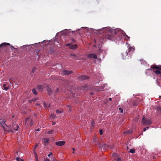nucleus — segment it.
<instances>
[{
  "label": "nucleus",
  "mask_w": 161,
  "mask_h": 161,
  "mask_svg": "<svg viewBox=\"0 0 161 161\" xmlns=\"http://www.w3.org/2000/svg\"><path fill=\"white\" fill-rule=\"evenodd\" d=\"M70 55L71 56H73V57H75L76 59L77 58V57L75 55V54H70Z\"/></svg>",
  "instance_id": "obj_34"
},
{
  "label": "nucleus",
  "mask_w": 161,
  "mask_h": 161,
  "mask_svg": "<svg viewBox=\"0 0 161 161\" xmlns=\"http://www.w3.org/2000/svg\"><path fill=\"white\" fill-rule=\"evenodd\" d=\"M135 50V47H129L128 48V52H126L125 53V56H127L128 55V54L131 51H134Z\"/></svg>",
  "instance_id": "obj_6"
},
{
  "label": "nucleus",
  "mask_w": 161,
  "mask_h": 161,
  "mask_svg": "<svg viewBox=\"0 0 161 161\" xmlns=\"http://www.w3.org/2000/svg\"><path fill=\"white\" fill-rule=\"evenodd\" d=\"M70 45V44H66V46H69Z\"/></svg>",
  "instance_id": "obj_44"
},
{
  "label": "nucleus",
  "mask_w": 161,
  "mask_h": 161,
  "mask_svg": "<svg viewBox=\"0 0 161 161\" xmlns=\"http://www.w3.org/2000/svg\"><path fill=\"white\" fill-rule=\"evenodd\" d=\"M146 130H147V128H144L143 130V131H146Z\"/></svg>",
  "instance_id": "obj_43"
},
{
  "label": "nucleus",
  "mask_w": 161,
  "mask_h": 161,
  "mask_svg": "<svg viewBox=\"0 0 161 161\" xmlns=\"http://www.w3.org/2000/svg\"><path fill=\"white\" fill-rule=\"evenodd\" d=\"M65 143V142L64 141H61L56 142H55V144L59 146H61L64 145Z\"/></svg>",
  "instance_id": "obj_5"
},
{
  "label": "nucleus",
  "mask_w": 161,
  "mask_h": 161,
  "mask_svg": "<svg viewBox=\"0 0 161 161\" xmlns=\"http://www.w3.org/2000/svg\"><path fill=\"white\" fill-rule=\"evenodd\" d=\"M36 161H38V159L37 157H36Z\"/></svg>",
  "instance_id": "obj_45"
},
{
  "label": "nucleus",
  "mask_w": 161,
  "mask_h": 161,
  "mask_svg": "<svg viewBox=\"0 0 161 161\" xmlns=\"http://www.w3.org/2000/svg\"><path fill=\"white\" fill-rule=\"evenodd\" d=\"M99 132H100V134L101 135H102V134H103V131H102V130H100Z\"/></svg>",
  "instance_id": "obj_36"
},
{
  "label": "nucleus",
  "mask_w": 161,
  "mask_h": 161,
  "mask_svg": "<svg viewBox=\"0 0 161 161\" xmlns=\"http://www.w3.org/2000/svg\"><path fill=\"white\" fill-rule=\"evenodd\" d=\"M97 138L96 137H94L92 139V142H94L96 145H97Z\"/></svg>",
  "instance_id": "obj_17"
},
{
  "label": "nucleus",
  "mask_w": 161,
  "mask_h": 161,
  "mask_svg": "<svg viewBox=\"0 0 161 161\" xmlns=\"http://www.w3.org/2000/svg\"><path fill=\"white\" fill-rule=\"evenodd\" d=\"M119 110L120 111V112L121 113H122L123 112V109H122V108H119Z\"/></svg>",
  "instance_id": "obj_33"
},
{
  "label": "nucleus",
  "mask_w": 161,
  "mask_h": 161,
  "mask_svg": "<svg viewBox=\"0 0 161 161\" xmlns=\"http://www.w3.org/2000/svg\"><path fill=\"white\" fill-rule=\"evenodd\" d=\"M45 161H51V160L47 158L46 159Z\"/></svg>",
  "instance_id": "obj_41"
},
{
  "label": "nucleus",
  "mask_w": 161,
  "mask_h": 161,
  "mask_svg": "<svg viewBox=\"0 0 161 161\" xmlns=\"http://www.w3.org/2000/svg\"><path fill=\"white\" fill-rule=\"evenodd\" d=\"M132 132L131 130H127L124 132V133L125 134H132Z\"/></svg>",
  "instance_id": "obj_19"
},
{
  "label": "nucleus",
  "mask_w": 161,
  "mask_h": 161,
  "mask_svg": "<svg viewBox=\"0 0 161 161\" xmlns=\"http://www.w3.org/2000/svg\"><path fill=\"white\" fill-rule=\"evenodd\" d=\"M99 147L100 149H103V150H106L108 148V147L104 143L99 144Z\"/></svg>",
  "instance_id": "obj_4"
},
{
  "label": "nucleus",
  "mask_w": 161,
  "mask_h": 161,
  "mask_svg": "<svg viewBox=\"0 0 161 161\" xmlns=\"http://www.w3.org/2000/svg\"><path fill=\"white\" fill-rule=\"evenodd\" d=\"M67 107H68L69 108V111L70 112L71 111V106L70 105H67Z\"/></svg>",
  "instance_id": "obj_27"
},
{
  "label": "nucleus",
  "mask_w": 161,
  "mask_h": 161,
  "mask_svg": "<svg viewBox=\"0 0 161 161\" xmlns=\"http://www.w3.org/2000/svg\"><path fill=\"white\" fill-rule=\"evenodd\" d=\"M6 45L10 46V44L9 43H5V42L3 43H2L1 44H0V47H2Z\"/></svg>",
  "instance_id": "obj_15"
},
{
  "label": "nucleus",
  "mask_w": 161,
  "mask_h": 161,
  "mask_svg": "<svg viewBox=\"0 0 161 161\" xmlns=\"http://www.w3.org/2000/svg\"><path fill=\"white\" fill-rule=\"evenodd\" d=\"M116 36V32L114 30H110L105 36V38L113 41Z\"/></svg>",
  "instance_id": "obj_1"
},
{
  "label": "nucleus",
  "mask_w": 161,
  "mask_h": 161,
  "mask_svg": "<svg viewBox=\"0 0 161 161\" xmlns=\"http://www.w3.org/2000/svg\"><path fill=\"white\" fill-rule=\"evenodd\" d=\"M16 127H12L11 129V131L13 132H14L15 131L18 130V129L19 128V126L18 125H15Z\"/></svg>",
  "instance_id": "obj_11"
},
{
  "label": "nucleus",
  "mask_w": 161,
  "mask_h": 161,
  "mask_svg": "<svg viewBox=\"0 0 161 161\" xmlns=\"http://www.w3.org/2000/svg\"><path fill=\"white\" fill-rule=\"evenodd\" d=\"M77 47V46L76 44L71 45L70 46V48L72 49H75Z\"/></svg>",
  "instance_id": "obj_18"
},
{
  "label": "nucleus",
  "mask_w": 161,
  "mask_h": 161,
  "mask_svg": "<svg viewBox=\"0 0 161 161\" xmlns=\"http://www.w3.org/2000/svg\"><path fill=\"white\" fill-rule=\"evenodd\" d=\"M3 86L4 87V89L6 91L8 90L10 88L9 86L7 85V84H4Z\"/></svg>",
  "instance_id": "obj_13"
},
{
  "label": "nucleus",
  "mask_w": 161,
  "mask_h": 161,
  "mask_svg": "<svg viewBox=\"0 0 161 161\" xmlns=\"http://www.w3.org/2000/svg\"><path fill=\"white\" fill-rule=\"evenodd\" d=\"M37 131H39V129H38L37 130Z\"/></svg>",
  "instance_id": "obj_54"
},
{
  "label": "nucleus",
  "mask_w": 161,
  "mask_h": 161,
  "mask_svg": "<svg viewBox=\"0 0 161 161\" xmlns=\"http://www.w3.org/2000/svg\"><path fill=\"white\" fill-rule=\"evenodd\" d=\"M43 141L44 145H46L48 143L49 141V139L48 138L44 139Z\"/></svg>",
  "instance_id": "obj_16"
},
{
  "label": "nucleus",
  "mask_w": 161,
  "mask_h": 161,
  "mask_svg": "<svg viewBox=\"0 0 161 161\" xmlns=\"http://www.w3.org/2000/svg\"><path fill=\"white\" fill-rule=\"evenodd\" d=\"M33 119H31V121H30V125L31 126L33 124Z\"/></svg>",
  "instance_id": "obj_31"
},
{
  "label": "nucleus",
  "mask_w": 161,
  "mask_h": 161,
  "mask_svg": "<svg viewBox=\"0 0 161 161\" xmlns=\"http://www.w3.org/2000/svg\"><path fill=\"white\" fill-rule=\"evenodd\" d=\"M109 100H110V101H111L112 100V98H109Z\"/></svg>",
  "instance_id": "obj_50"
},
{
  "label": "nucleus",
  "mask_w": 161,
  "mask_h": 161,
  "mask_svg": "<svg viewBox=\"0 0 161 161\" xmlns=\"http://www.w3.org/2000/svg\"><path fill=\"white\" fill-rule=\"evenodd\" d=\"M149 128L148 127H146V128H147V129H148Z\"/></svg>",
  "instance_id": "obj_57"
},
{
  "label": "nucleus",
  "mask_w": 161,
  "mask_h": 161,
  "mask_svg": "<svg viewBox=\"0 0 161 161\" xmlns=\"http://www.w3.org/2000/svg\"><path fill=\"white\" fill-rule=\"evenodd\" d=\"M14 48V47L13 46H11V48L12 49H13Z\"/></svg>",
  "instance_id": "obj_49"
},
{
  "label": "nucleus",
  "mask_w": 161,
  "mask_h": 161,
  "mask_svg": "<svg viewBox=\"0 0 161 161\" xmlns=\"http://www.w3.org/2000/svg\"><path fill=\"white\" fill-rule=\"evenodd\" d=\"M44 87L42 85H38L37 86V88L38 90L40 91H42L44 89Z\"/></svg>",
  "instance_id": "obj_14"
},
{
  "label": "nucleus",
  "mask_w": 161,
  "mask_h": 161,
  "mask_svg": "<svg viewBox=\"0 0 161 161\" xmlns=\"http://www.w3.org/2000/svg\"><path fill=\"white\" fill-rule=\"evenodd\" d=\"M54 131V130H50L48 132V133L49 134H52L53 133V132Z\"/></svg>",
  "instance_id": "obj_30"
},
{
  "label": "nucleus",
  "mask_w": 161,
  "mask_h": 161,
  "mask_svg": "<svg viewBox=\"0 0 161 161\" xmlns=\"http://www.w3.org/2000/svg\"><path fill=\"white\" fill-rule=\"evenodd\" d=\"M56 112L57 113L60 114V113L63 112V111H60L59 110H57Z\"/></svg>",
  "instance_id": "obj_32"
},
{
  "label": "nucleus",
  "mask_w": 161,
  "mask_h": 161,
  "mask_svg": "<svg viewBox=\"0 0 161 161\" xmlns=\"http://www.w3.org/2000/svg\"><path fill=\"white\" fill-rule=\"evenodd\" d=\"M72 73V71L64 70L63 71V74L64 75H69Z\"/></svg>",
  "instance_id": "obj_9"
},
{
  "label": "nucleus",
  "mask_w": 161,
  "mask_h": 161,
  "mask_svg": "<svg viewBox=\"0 0 161 161\" xmlns=\"http://www.w3.org/2000/svg\"><path fill=\"white\" fill-rule=\"evenodd\" d=\"M129 152L130 153H135V150L134 149H131L130 151H129Z\"/></svg>",
  "instance_id": "obj_23"
},
{
  "label": "nucleus",
  "mask_w": 161,
  "mask_h": 161,
  "mask_svg": "<svg viewBox=\"0 0 161 161\" xmlns=\"http://www.w3.org/2000/svg\"><path fill=\"white\" fill-rule=\"evenodd\" d=\"M0 126L3 127L4 129H5V126H7L5 122L2 119H0Z\"/></svg>",
  "instance_id": "obj_8"
},
{
  "label": "nucleus",
  "mask_w": 161,
  "mask_h": 161,
  "mask_svg": "<svg viewBox=\"0 0 161 161\" xmlns=\"http://www.w3.org/2000/svg\"><path fill=\"white\" fill-rule=\"evenodd\" d=\"M142 123L143 125H149L152 124V122L151 120H147L145 118L144 116H143L142 121Z\"/></svg>",
  "instance_id": "obj_3"
},
{
  "label": "nucleus",
  "mask_w": 161,
  "mask_h": 161,
  "mask_svg": "<svg viewBox=\"0 0 161 161\" xmlns=\"http://www.w3.org/2000/svg\"><path fill=\"white\" fill-rule=\"evenodd\" d=\"M16 160L17 161H19L20 158L19 157H17L16 158Z\"/></svg>",
  "instance_id": "obj_37"
},
{
  "label": "nucleus",
  "mask_w": 161,
  "mask_h": 161,
  "mask_svg": "<svg viewBox=\"0 0 161 161\" xmlns=\"http://www.w3.org/2000/svg\"><path fill=\"white\" fill-rule=\"evenodd\" d=\"M72 150H73V151H74L75 150V149L74 148H72Z\"/></svg>",
  "instance_id": "obj_53"
},
{
  "label": "nucleus",
  "mask_w": 161,
  "mask_h": 161,
  "mask_svg": "<svg viewBox=\"0 0 161 161\" xmlns=\"http://www.w3.org/2000/svg\"><path fill=\"white\" fill-rule=\"evenodd\" d=\"M58 90H59V89L58 88H57V90H56V92H58Z\"/></svg>",
  "instance_id": "obj_47"
},
{
  "label": "nucleus",
  "mask_w": 161,
  "mask_h": 161,
  "mask_svg": "<svg viewBox=\"0 0 161 161\" xmlns=\"http://www.w3.org/2000/svg\"><path fill=\"white\" fill-rule=\"evenodd\" d=\"M88 77L86 75H82L78 77V79L80 80H84L88 79Z\"/></svg>",
  "instance_id": "obj_12"
},
{
  "label": "nucleus",
  "mask_w": 161,
  "mask_h": 161,
  "mask_svg": "<svg viewBox=\"0 0 161 161\" xmlns=\"http://www.w3.org/2000/svg\"><path fill=\"white\" fill-rule=\"evenodd\" d=\"M36 105L38 106L39 107H40L41 106V105L37 103V104H36Z\"/></svg>",
  "instance_id": "obj_42"
},
{
  "label": "nucleus",
  "mask_w": 161,
  "mask_h": 161,
  "mask_svg": "<svg viewBox=\"0 0 161 161\" xmlns=\"http://www.w3.org/2000/svg\"><path fill=\"white\" fill-rule=\"evenodd\" d=\"M151 69H152L153 72L156 74L158 75L161 74V65H152L151 66Z\"/></svg>",
  "instance_id": "obj_2"
},
{
  "label": "nucleus",
  "mask_w": 161,
  "mask_h": 161,
  "mask_svg": "<svg viewBox=\"0 0 161 161\" xmlns=\"http://www.w3.org/2000/svg\"><path fill=\"white\" fill-rule=\"evenodd\" d=\"M157 111L161 114V108L158 107L157 109Z\"/></svg>",
  "instance_id": "obj_22"
},
{
  "label": "nucleus",
  "mask_w": 161,
  "mask_h": 161,
  "mask_svg": "<svg viewBox=\"0 0 161 161\" xmlns=\"http://www.w3.org/2000/svg\"><path fill=\"white\" fill-rule=\"evenodd\" d=\"M90 94L91 95H93V92H91Z\"/></svg>",
  "instance_id": "obj_46"
},
{
  "label": "nucleus",
  "mask_w": 161,
  "mask_h": 161,
  "mask_svg": "<svg viewBox=\"0 0 161 161\" xmlns=\"http://www.w3.org/2000/svg\"><path fill=\"white\" fill-rule=\"evenodd\" d=\"M55 117H56L55 115L53 114H52L50 116V117L51 118H53V119L55 118Z\"/></svg>",
  "instance_id": "obj_25"
},
{
  "label": "nucleus",
  "mask_w": 161,
  "mask_h": 161,
  "mask_svg": "<svg viewBox=\"0 0 161 161\" xmlns=\"http://www.w3.org/2000/svg\"><path fill=\"white\" fill-rule=\"evenodd\" d=\"M9 81H10V83H11V84H12V83H11V81H10V79H9Z\"/></svg>",
  "instance_id": "obj_56"
},
{
  "label": "nucleus",
  "mask_w": 161,
  "mask_h": 161,
  "mask_svg": "<svg viewBox=\"0 0 161 161\" xmlns=\"http://www.w3.org/2000/svg\"><path fill=\"white\" fill-rule=\"evenodd\" d=\"M72 41L73 42H75V39L74 38H73L72 39Z\"/></svg>",
  "instance_id": "obj_38"
},
{
  "label": "nucleus",
  "mask_w": 161,
  "mask_h": 161,
  "mask_svg": "<svg viewBox=\"0 0 161 161\" xmlns=\"http://www.w3.org/2000/svg\"><path fill=\"white\" fill-rule=\"evenodd\" d=\"M73 153H74V152H73Z\"/></svg>",
  "instance_id": "obj_59"
},
{
  "label": "nucleus",
  "mask_w": 161,
  "mask_h": 161,
  "mask_svg": "<svg viewBox=\"0 0 161 161\" xmlns=\"http://www.w3.org/2000/svg\"><path fill=\"white\" fill-rule=\"evenodd\" d=\"M34 116H36V114H34Z\"/></svg>",
  "instance_id": "obj_52"
},
{
  "label": "nucleus",
  "mask_w": 161,
  "mask_h": 161,
  "mask_svg": "<svg viewBox=\"0 0 161 161\" xmlns=\"http://www.w3.org/2000/svg\"><path fill=\"white\" fill-rule=\"evenodd\" d=\"M77 161H80L79 160H78Z\"/></svg>",
  "instance_id": "obj_58"
},
{
  "label": "nucleus",
  "mask_w": 161,
  "mask_h": 161,
  "mask_svg": "<svg viewBox=\"0 0 161 161\" xmlns=\"http://www.w3.org/2000/svg\"><path fill=\"white\" fill-rule=\"evenodd\" d=\"M125 39H126V40L129 39L130 38V37H129L127 35H126L125 33Z\"/></svg>",
  "instance_id": "obj_24"
},
{
  "label": "nucleus",
  "mask_w": 161,
  "mask_h": 161,
  "mask_svg": "<svg viewBox=\"0 0 161 161\" xmlns=\"http://www.w3.org/2000/svg\"><path fill=\"white\" fill-rule=\"evenodd\" d=\"M121 160V158H117V159H116L117 161H119Z\"/></svg>",
  "instance_id": "obj_40"
},
{
  "label": "nucleus",
  "mask_w": 161,
  "mask_h": 161,
  "mask_svg": "<svg viewBox=\"0 0 161 161\" xmlns=\"http://www.w3.org/2000/svg\"><path fill=\"white\" fill-rule=\"evenodd\" d=\"M36 68L34 67L32 69V71H31V72L32 73H34L35 71H36Z\"/></svg>",
  "instance_id": "obj_29"
},
{
  "label": "nucleus",
  "mask_w": 161,
  "mask_h": 161,
  "mask_svg": "<svg viewBox=\"0 0 161 161\" xmlns=\"http://www.w3.org/2000/svg\"><path fill=\"white\" fill-rule=\"evenodd\" d=\"M52 155V153H50V154H48V156L49 157H50V155Z\"/></svg>",
  "instance_id": "obj_39"
},
{
  "label": "nucleus",
  "mask_w": 161,
  "mask_h": 161,
  "mask_svg": "<svg viewBox=\"0 0 161 161\" xmlns=\"http://www.w3.org/2000/svg\"><path fill=\"white\" fill-rule=\"evenodd\" d=\"M21 161H24L23 160V159H21Z\"/></svg>",
  "instance_id": "obj_55"
},
{
  "label": "nucleus",
  "mask_w": 161,
  "mask_h": 161,
  "mask_svg": "<svg viewBox=\"0 0 161 161\" xmlns=\"http://www.w3.org/2000/svg\"><path fill=\"white\" fill-rule=\"evenodd\" d=\"M87 57L88 58H93L97 59V56L94 54H90L87 55Z\"/></svg>",
  "instance_id": "obj_7"
},
{
  "label": "nucleus",
  "mask_w": 161,
  "mask_h": 161,
  "mask_svg": "<svg viewBox=\"0 0 161 161\" xmlns=\"http://www.w3.org/2000/svg\"><path fill=\"white\" fill-rule=\"evenodd\" d=\"M104 87L103 86H100L98 87L97 88V90L99 91H101L103 90V89H104Z\"/></svg>",
  "instance_id": "obj_21"
},
{
  "label": "nucleus",
  "mask_w": 161,
  "mask_h": 161,
  "mask_svg": "<svg viewBox=\"0 0 161 161\" xmlns=\"http://www.w3.org/2000/svg\"><path fill=\"white\" fill-rule=\"evenodd\" d=\"M37 100V99L36 98H34L32 99L31 101L32 102H35Z\"/></svg>",
  "instance_id": "obj_35"
},
{
  "label": "nucleus",
  "mask_w": 161,
  "mask_h": 161,
  "mask_svg": "<svg viewBox=\"0 0 161 161\" xmlns=\"http://www.w3.org/2000/svg\"><path fill=\"white\" fill-rule=\"evenodd\" d=\"M43 105L44 107L47 108H49L50 106L49 105L47 106L45 102L44 103Z\"/></svg>",
  "instance_id": "obj_28"
},
{
  "label": "nucleus",
  "mask_w": 161,
  "mask_h": 161,
  "mask_svg": "<svg viewBox=\"0 0 161 161\" xmlns=\"http://www.w3.org/2000/svg\"><path fill=\"white\" fill-rule=\"evenodd\" d=\"M55 123H56V122H53L52 125H55Z\"/></svg>",
  "instance_id": "obj_48"
},
{
  "label": "nucleus",
  "mask_w": 161,
  "mask_h": 161,
  "mask_svg": "<svg viewBox=\"0 0 161 161\" xmlns=\"http://www.w3.org/2000/svg\"><path fill=\"white\" fill-rule=\"evenodd\" d=\"M30 119V116H29L27 118H26V120H25V124H26L27 121L29 120Z\"/></svg>",
  "instance_id": "obj_26"
},
{
  "label": "nucleus",
  "mask_w": 161,
  "mask_h": 161,
  "mask_svg": "<svg viewBox=\"0 0 161 161\" xmlns=\"http://www.w3.org/2000/svg\"><path fill=\"white\" fill-rule=\"evenodd\" d=\"M32 92L33 93V94H34L35 95H36L37 94V92H36V89L35 88H33L32 89Z\"/></svg>",
  "instance_id": "obj_20"
},
{
  "label": "nucleus",
  "mask_w": 161,
  "mask_h": 161,
  "mask_svg": "<svg viewBox=\"0 0 161 161\" xmlns=\"http://www.w3.org/2000/svg\"><path fill=\"white\" fill-rule=\"evenodd\" d=\"M37 145H36L35 146V148H36L37 147Z\"/></svg>",
  "instance_id": "obj_51"
},
{
  "label": "nucleus",
  "mask_w": 161,
  "mask_h": 161,
  "mask_svg": "<svg viewBox=\"0 0 161 161\" xmlns=\"http://www.w3.org/2000/svg\"><path fill=\"white\" fill-rule=\"evenodd\" d=\"M47 90V92L48 94L50 95L52 94L53 92V90L48 86H47L46 87Z\"/></svg>",
  "instance_id": "obj_10"
}]
</instances>
